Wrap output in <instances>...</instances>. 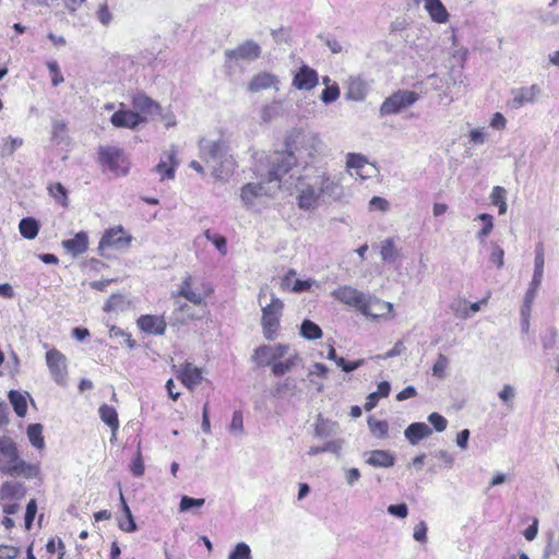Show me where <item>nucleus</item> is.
<instances>
[{
  "mask_svg": "<svg viewBox=\"0 0 559 559\" xmlns=\"http://www.w3.org/2000/svg\"><path fill=\"white\" fill-rule=\"evenodd\" d=\"M297 179V203L304 211L316 209L321 198L336 199L340 197L338 183L322 168L302 171Z\"/></svg>",
  "mask_w": 559,
  "mask_h": 559,
  "instance_id": "f257e3e1",
  "label": "nucleus"
},
{
  "mask_svg": "<svg viewBox=\"0 0 559 559\" xmlns=\"http://www.w3.org/2000/svg\"><path fill=\"white\" fill-rule=\"evenodd\" d=\"M285 146L295 155L297 163L302 167V171L316 169L317 167H312L311 164L317 156L323 154L325 148L323 141L317 133L301 129H295L287 135Z\"/></svg>",
  "mask_w": 559,
  "mask_h": 559,
  "instance_id": "f03ea898",
  "label": "nucleus"
},
{
  "mask_svg": "<svg viewBox=\"0 0 559 559\" xmlns=\"http://www.w3.org/2000/svg\"><path fill=\"white\" fill-rule=\"evenodd\" d=\"M200 158L212 169L217 180H226L234 170V160L229 146L223 139H202L199 142Z\"/></svg>",
  "mask_w": 559,
  "mask_h": 559,
  "instance_id": "7ed1b4c3",
  "label": "nucleus"
},
{
  "mask_svg": "<svg viewBox=\"0 0 559 559\" xmlns=\"http://www.w3.org/2000/svg\"><path fill=\"white\" fill-rule=\"evenodd\" d=\"M269 171L267 180L281 181L283 177L295 166L299 167L295 155L292 154L290 150L274 151L267 156Z\"/></svg>",
  "mask_w": 559,
  "mask_h": 559,
  "instance_id": "20e7f679",
  "label": "nucleus"
},
{
  "mask_svg": "<svg viewBox=\"0 0 559 559\" xmlns=\"http://www.w3.org/2000/svg\"><path fill=\"white\" fill-rule=\"evenodd\" d=\"M283 308V301L274 294L271 295V302L262 307L261 324L263 335L269 341L276 337V331L280 326V318L282 316Z\"/></svg>",
  "mask_w": 559,
  "mask_h": 559,
  "instance_id": "39448f33",
  "label": "nucleus"
},
{
  "mask_svg": "<svg viewBox=\"0 0 559 559\" xmlns=\"http://www.w3.org/2000/svg\"><path fill=\"white\" fill-rule=\"evenodd\" d=\"M418 99V94L414 91L400 90L385 98L380 107V115H394L412 106Z\"/></svg>",
  "mask_w": 559,
  "mask_h": 559,
  "instance_id": "423d86ee",
  "label": "nucleus"
},
{
  "mask_svg": "<svg viewBox=\"0 0 559 559\" xmlns=\"http://www.w3.org/2000/svg\"><path fill=\"white\" fill-rule=\"evenodd\" d=\"M290 350L286 344L261 345L254 349L252 360L259 367L273 366L276 360L285 358Z\"/></svg>",
  "mask_w": 559,
  "mask_h": 559,
  "instance_id": "0eeeda50",
  "label": "nucleus"
},
{
  "mask_svg": "<svg viewBox=\"0 0 559 559\" xmlns=\"http://www.w3.org/2000/svg\"><path fill=\"white\" fill-rule=\"evenodd\" d=\"M131 241L132 237L130 235H126L124 229L121 226H118L104 233L98 243V251L102 255L106 257V250L108 248L127 249Z\"/></svg>",
  "mask_w": 559,
  "mask_h": 559,
  "instance_id": "6e6552de",
  "label": "nucleus"
},
{
  "mask_svg": "<svg viewBox=\"0 0 559 559\" xmlns=\"http://www.w3.org/2000/svg\"><path fill=\"white\" fill-rule=\"evenodd\" d=\"M20 460L15 442L9 437L0 438V473L10 475Z\"/></svg>",
  "mask_w": 559,
  "mask_h": 559,
  "instance_id": "1a4fd4ad",
  "label": "nucleus"
},
{
  "mask_svg": "<svg viewBox=\"0 0 559 559\" xmlns=\"http://www.w3.org/2000/svg\"><path fill=\"white\" fill-rule=\"evenodd\" d=\"M99 158L103 165H106L116 175L128 173V163L120 148L115 146L100 147Z\"/></svg>",
  "mask_w": 559,
  "mask_h": 559,
  "instance_id": "9d476101",
  "label": "nucleus"
},
{
  "mask_svg": "<svg viewBox=\"0 0 559 559\" xmlns=\"http://www.w3.org/2000/svg\"><path fill=\"white\" fill-rule=\"evenodd\" d=\"M46 362L52 379L64 385L68 378L67 357L58 349L52 348L46 353Z\"/></svg>",
  "mask_w": 559,
  "mask_h": 559,
  "instance_id": "9b49d317",
  "label": "nucleus"
},
{
  "mask_svg": "<svg viewBox=\"0 0 559 559\" xmlns=\"http://www.w3.org/2000/svg\"><path fill=\"white\" fill-rule=\"evenodd\" d=\"M393 309L391 302L383 301L374 296L366 295L360 312L366 317L381 318Z\"/></svg>",
  "mask_w": 559,
  "mask_h": 559,
  "instance_id": "f8f14e48",
  "label": "nucleus"
},
{
  "mask_svg": "<svg viewBox=\"0 0 559 559\" xmlns=\"http://www.w3.org/2000/svg\"><path fill=\"white\" fill-rule=\"evenodd\" d=\"M178 165L177 151L173 145L169 151H165L162 154L159 163L154 167V171L160 175L162 180L173 179Z\"/></svg>",
  "mask_w": 559,
  "mask_h": 559,
  "instance_id": "ddd939ff",
  "label": "nucleus"
},
{
  "mask_svg": "<svg viewBox=\"0 0 559 559\" xmlns=\"http://www.w3.org/2000/svg\"><path fill=\"white\" fill-rule=\"evenodd\" d=\"M261 55V47L253 40H246L237 48L226 50L225 56L227 59L248 60L253 61Z\"/></svg>",
  "mask_w": 559,
  "mask_h": 559,
  "instance_id": "4468645a",
  "label": "nucleus"
},
{
  "mask_svg": "<svg viewBox=\"0 0 559 559\" xmlns=\"http://www.w3.org/2000/svg\"><path fill=\"white\" fill-rule=\"evenodd\" d=\"M333 296L341 302L356 307L359 311L365 300L366 294L352 286H341L333 292Z\"/></svg>",
  "mask_w": 559,
  "mask_h": 559,
  "instance_id": "2eb2a0df",
  "label": "nucleus"
},
{
  "mask_svg": "<svg viewBox=\"0 0 559 559\" xmlns=\"http://www.w3.org/2000/svg\"><path fill=\"white\" fill-rule=\"evenodd\" d=\"M540 93L538 85L534 84L530 87H520L512 91V98L508 105L511 108H520L526 104L533 103Z\"/></svg>",
  "mask_w": 559,
  "mask_h": 559,
  "instance_id": "dca6fc26",
  "label": "nucleus"
},
{
  "mask_svg": "<svg viewBox=\"0 0 559 559\" xmlns=\"http://www.w3.org/2000/svg\"><path fill=\"white\" fill-rule=\"evenodd\" d=\"M319 82L318 73L316 70L308 66H302L295 74L293 85L300 91H311Z\"/></svg>",
  "mask_w": 559,
  "mask_h": 559,
  "instance_id": "f3484780",
  "label": "nucleus"
},
{
  "mask_svg": "<svg viewBox=\"0 0 559 559\" xmlns=\"http://www.w3.org/2000/svg\"><path fill=\"white\" fill-rule=\"evenodd\" d=\"M278 83H280V80L275 74L263 71V72H259L255 75H253V78L251 79V81L248 84V90L251 93H258L260 91L272 88V87L275 88L276 91H278L280 90Z\"/></svg>",
  "mask_w": 559,
  "mask_h": 559,
  "instance_id": "a211bd4d",
  "label": "nucleus"
},
{
  "mask_svg": "<svg viewBox=\"0 0 559 559\" xmlns=\"http://www.w3.org/2000/svg\"><path fill=\"white\" fill-rule=\"evenodd\" d=\"M143 120L139 112L123 109L116 111L110 118L115 127L130 129L138 127Z\"/></svg>",
  "mask_w": 559,
  "mask_h": 559,
  "instance_id": "6ab92c4d",
  "label": "nucleus"
},
{
  "mask_svg": "<svg viewBox=\"0 0 559 559\" xmlns=\"http://www.w3.org/2000/svg\"><path fill=\"white\" fill-rule=\"evenodd\" d=\"M61 245L63 249L72 257L83 254L87 251L88 248L87 234L85 231H80L75 234L73 238L63 240Z\"/></svg>",
  "mask_w": 559,
  "mask_h": 559,
  "instance_id": "aec40b11",
  "label": "nucleus"
},
{
  "mask_svg": "<svg viewBox=\"0 0 559 559\" xmlns=\"http://www.w3.org/2000/svg\"><path fill=\"white\" fill-rule=\"evenodd\" d=\"M181 382L190 390L195 388L202 380V371L200 368L190 362H186L178 370L177 376Z\"/></svg>",
  "mask_w": 559,
  "mask_h": 559,
  "instance_id": "412c9836",
  "label": "nucleus"
},
{
  "mask_svg": "<svg viewBox=\"0 0 559 559\" xmlns=\"http://www.w3.org/2000/svg\"><path fill=\"white\" fill-rule=\"evenodd\" d=\"M139 328L145 333L163 335L166 330V322L163 318L156 316H141L138 319Z\"/></svg>",
  "mask_w": 559,
  "mask_h": 559,
  "instance_id": "4be33fe9",
  "label": "nucleus"
},
{
  "mask_svg": "<svg viewBox=\"0 0 559 559\" xmlns=\"http://www.w3.org/2000/svg\"><path fill=\"white\" fill-rule=\"evenodd\" d=\"M132 106L136 111L151 116L160 115L162 111L160 106L143 93L133 96Z\"/></svg>",
  "mask_w": 559,
  "mask_h": 559,
  "instance_id": "5701e85b",
  "label": "nucleus"
},
{
  "mask_svg": "<svg viewBox=\"0 0 559 559\" xmlns=\"http://www.w3.org/2000/svg\"><path fill=\"white\" fill-rule=\"evenodd\" d=\"M366 463L373 467H391L395 463L394 455L385 450H372L366 452Z\"/></svg>",
  "mask_w": 559,
  "mask_h": 559,
  "instance_id": "b1692460",
  "label": "nucleus"
},
{
  "mask_svg": "<svg viewBox=\"0 0 559 559\" xmlns=\"http://www.w3.org/2000/svg\"><path fill=\"white\" fill-rule=\"evenodd\" d=\"M432 433L431 428L425 423H413L404 431L405 438L413 445Z\"/></svg>",
  "mask_w": 559,
  "mask_h": 559,
  "instance_id": "393cba45",
  "label": "nucleus"
},
{
  "mask_svg": "<svg viewBox=\"0 0 559 559\" xmlns=\"http://www.w3.org/2000/svg\"><path fill=\"white\" fill-rule=\"evenodd\" d=\"M368 92L366 82L359 76H352L348 80L346 98L355 102L362 100Z\"/></svg>",
  "mask_w": 559,
  "mask_h": 559,
  "instance_id": "a878e982",
  "label": "nucleus"
},
{
  "mask_svg": "<svg viewBox=\"0 0 559 559\" xmlns=\"http://www.w3.org/2000/svg\"><path fill=\"white\" fill-rule=\"evenodd\" d=\"M425 10L432 21L445 23L449 20V13L440 0H425Z\"/></svg>",
  "mask_w": 559,
  "mask_h": 559,
  "instance_id": "bb28decb",
  "label": "nucleus"
},
{
  "mask_svg": "<svg viewBox=\"0 0 559 559\" xmlns=\"http://www.w3.org/2000/svg\"><path fill=\"white\" fill-rule=\"evenodd\" d=\"M298 359V354L290 349L285 358L276 360L271 367L273 374L280 377L289 372L296 366Z\"/></svg>",
  "mask_w": 559,
  "mask_h": 559,
  "instance_id": "cd10ccee",
  "label": "nucleus"
},
{
  "mask_svg": "<svg viewBox=\"0 0 559 559\" xmlns=\"http://www.w3.org/2000/svg\"><path fill=\"white\" fill-rule=\"evenodd\" d=\"M191 285L192 276L187 275L182 281L177 295L186 298L193 305H201L204 300V297L200 293L192 290Z\"/></svg>",
  "mask_w": 559,
  "mask_h": 559,
  "instance_id": "c85d7f7f",
  "label": "nucleus"
},
{
  "mask_svg": "<svg viewBox=\"0 0 559 559\" xmlns=\"http://www.w3.org/2000/svg\"><path fill=\"white\" fill-rule=\"evenodd\" d=\"M262 183H247L241 188L240 198L246 205H252L254 200L264 193Z\"/></svg>",
  "mask_w": 559,
  "mask_h": 559,
  "instance_id": "c756f323",
  "label": "nucleus"
},
{
  "mask_svg": "<svg viewBox=\"0 0 559 559\" xmlns=\"http://www.w3.org/2000/svg\"><path fill=\"white\" fill-rule=\"evenodd\" d=\"M98 413L100 419L110 427L112 433L115 435L119 428V420L116 408L110 405L103 404L100 405Z\"/></svg>",
  "mask_w": 559,
  "mask_h": 559,
  "instance_id": "7c9ffc66",
  "label": "nucleus"
},
{
  "mask_svg": "<svg viewBox=\"0 0 559 559\" xmlns=\"http://www.w3.org/2000/svg\"><path fill=\"white\" fill-rule=\"evenodd\" d=\"M39 475V466L36 464H31L25 462L24 460H20L16 468L12 471V473L9 476L17 477L22 476L27 479L35 478Z\"/></svg>",
  "mask_w": 559,
  "mask_h": 559,
  "instance_id": "2f4dec72",
  "label": "nucleus"
},
{
  "mask_svg": "<svg viewBox=\"0 0 559 559\" xmlns=\"http://www.w3.org/2000/svg\"><path fill=\"white\" fill-rule=\"evenodd\" d=\"M380 255L382 261L393 263L400 258V250L395 247L392 238H386L381 242Z\"/></svg>",
  "mask_w": 559,
  "mask_h": 559,
  "instance_id": "473e14b6",
  "label": "nucleus"
},
{
  "mask_svg": "<svg viewBox=\"0 0 559 559\" xmlns=\"http://www.w3.org/2000/svg\"><path fill=\"white\" fill-rule=\"evenodd\" d=\"M120 501H121V506H122V512L124 514V519H119L120 530L128 532V533L136 531V524L132 516L131 510H130L129 506L127 504L121 491H120Z\"/></svg>",
  "mask_w": 559,
  "mask_h": 559,
  "instance_id": "72a5a7b5",
  "label": "nucleus"
},
{
  "mask_svg": "<svg viewBox=\"0 0 559 559\" xmlns=\"http://www.w3.org/2000/svg\"><path fill=\"white\" fill-rule=\"evenodd\" d=\"M19 229L26 239H34L39 230L38 222L33 217H24L20 221Z\"/></svg>",
  "mask_w": 559,
  "mask_h": 559,
  "instance_id": "f704fd0d",
  "label": "nucleus"
},
{
  "mask_svg": "<svg viewBox=\"0 0 559 559\" xmlns=\"http://www.w3.org/2000/svg\"><path fill=\"white\" fill-rule=\"evenodd\" d=\"M545 249L543 242H538L535 248V270H534V277L533 283L538 285L540 283V280L543 277L544 273V264H545Z\"/></svg>",
  "mask_w": 559,
  "mask_h": 559,
  "instance_id": "c9c22d12",
  "label": "nucleus"
},
{
  "mask_svg": "<svg viewBox=\"0 0 559 559\" xmlns=\"http://www.w3.org/2000/svg\"><path fill=\"white\" fill-rule=\"evenodd\" d=\"M129 307V301L121 294H112L104 306L106 312L124 311Z\"/></svg>",
  "mask_w": 559,
  "mask_h": 559,
  "instance_id": "e433bc0d",
  "label": "nucleus"
},
{
  "mask_svg": "<svg viewBox=\"0 0 559 559\" xmlns=\"http://www.w3.org/2000/svg\"><path fill=\"white\" fill-rule=\"evenodd\" d=\"M300 335L306 340H318L322 336L321 328L311 320H304L300 325Z\"/></svg>",
  "mask_w": 559,
  "mask_h": 559,
  "instance_id": "4c0bfd02",
  "label": "nucleus"
},
{
  "mask_svg": "<svg viewBox=\"0 0 559 559\" xmlns=\"http://www.w3.org/2000/svg\"><path fill=\"white\" fill-rule=\"evenodd\" d=\"M9 400L13 406L14 412L19 417L25 416L27 412V403L25 396L19 391H10Z\"/></svg>",
  "mask_w": 559,
  "mask_h": 559,
  "instance_id": "58836bf2",
  "label": "nucleus"
},
{
  "mask_svg": "<svg viewBox=\"0 0 559 559\" xmlns=\"http://www.w3.org/2000/svg\"><path fill=\"white\" fill-rule=\"evenodd\" d=\"M23 493V487L17 483L5 481L0 488L1 499H19Z\"/></svg>",
  "mask_w": 559,
  "mask_h": 559,
  "instance_id": "ea45409f",
  "label": "nucleus"
},
{
  "mask_svg": "<svg viewBox=\"0 0 559 559\" xmlns=\"http://www.w3.org/2000/svg\"><path fill=\"white\" fill-rule=\"evenodd\" d=\"M27 437L34 448L41 450L45 447L43 426L40 424L29 425L27 427Z\"/></svg>",
  "mask_w": 559,
  "mask_h": 559,
  "instance_id": "a19ab883",
  "label": "nucleus"
},
{
  "mask_svg": "<svg viewBox=\"0 0 559 559\" xmlns=\"http://www.w3.org/2000/svg\"><path fill=\"white\" fill-rule=\"evenodd\" d=\"M51 140L56 144L68 143L67 124L64 121H62V120L53 121Z\"/></svg>",
  "mask_w": 559,
  "mask_h": 559,
  "instance_id": "79ce46f5",
  "label": "nucleus"
},
{
  "mask_svg": "<svg viewBox=\"0 0 559 559\" xmlns=\"http://www.w3.org/2000/svg\"><path fill=\"white\" fill-rule=\"evenodd\" d=\"M507 192L502 187H495L491 191V204L499 206V214H504L507 211Z\"/></svg>",
  "mask_w": 559,
  "mask_h": 559,
  "instance_id": "37998d69",
  "label": "nucleus"
},
{
  "mask_svg": "<svg viewBox=\"0 0 559 559\" xmlns=\"http://www.w3.org/2000/svg\"><path fill=\"white\" fill-rule=\"evenodd\" d=\"M228 559H252L249 545L243 542L238 543L229 552Z\"/></svg>",
  "mask_w": 559,
  "mask_h": 559,
  "instance_id": "c03bdc74",
  "label": "nucleus"
},
{
  "mask_svg": "<svg viewBox=\"0 0 559 559\" xmlns=\"http://www.w3.org/2000/svg\"><path fill=\"white\" fill-rule=\"evenodd\" d=\"M48 190L50 195L62 206L68 205L67 190L60 182L49 186Z\"/></svg>",
  "mask_w": 559,
  "mask_h": 559,
  "instance_id": "a18cd8bd",
  "label": "nucleus"
},
{
  "mask_svg": "<svg viewBox=\"0 0 559 559\" xmlns=\"http://www.w3.org/2000/svg\"><path fill=\"white\" fill-rule=\"evenodd\" d=\"M368 427L370 431L378 438H384L388 435V423L384 420H377L370 417L368 419Z\"/></svg>",
  "mask_w": 559,
  "mask_h": 559,
  "instance_id": "49530a36",
  "label": "nucleus"
},
{
  "mask_svg": "<svg viewBox=\"0 0 559 559\" xmlns=\"http://www.w3.org/2000/svg\"><path fill=\"white\" fill-rule=\"evenodd\" d=\"M23 143L24 141L22 138L9 136L4 140V143L1 146V154L7 156L12 155L19 147L23 145Z\"/></svg>",
  "mask_w": 559,
  "mask_h": 559,
  "instance_id": "de8ad7c7",
  "label": "nucleus"
},
{
  "mask_svg": "<svg viewBox=\"0 0 559 559\" xmlns=\"http://www.w3.org/2000/svg\"><path fill=\"white\" fill-rule=\"evenodd\" d=\"M205 503V499L203 498H191L188 496H183L179 503V511L187 512L192 508H201Z\"/></svg>",
  "mask_w": 559,
  "mask_h": 559,
  "instance_id": "09e8293b",
  "label": "nucleus"
},
{
  "mask_svg": "<svg viewBox=\"0 0 559 559\" xmlns=\"http://www.w3.org/2000/svg\"><path fill=\"white\" fill-rule=\"evenodd\" d=\"M368 164L367 158L357 153H348L346 156V165L348 168L362 169Z\"/></svg>",
  "mask_w": 559,
  "mask_h": 559,
  "instance_id": "8fccbe9b",
  "label": "nucleus"
},
{
  "mask_svg": "<svg viewBox=\"0 0 559 559\" xmlns=\"http://www.w3.org/2000/svg\"><path fill=\"white\" fill-rule=\"evenodd\" d=\"M340 96V87L336 83H333L331 86H326L321 93V100L324 104H331L335 102Z\"/></svg>",
  "mask_w": 559,
  "mask_h": 559,
  "instance_id": "3c124183",
  "label": "nucleus"
},
{
  "mask_svg": "<svg viewBox=\"0 0 559 559\" xmlns=\"http://www.w3.org/2000/svg\"><path fill=\"white\" fill-rule=\"evenodd\" d=\"M205 238L211 241L222 254H226V238L224 236L212 234L210 229L204 233Z\"/></svg>",
  "mask_w": 559,
  "mask_h": 559,
  "instance_id": "603ef678",
  "label": "nucleus"
},
{
  "mask_svg": "<svg viewBox=\"0 0 559 559\" xmlns=\"http://www.w3.org/2000/svg\"><path fill=\"white\" fill-rule=\"evenodd\" d=\"M451 309L457 318L465 319L469 317L468 301L464 299L454 300L451 304Z\"/></svg>",
  "mask_w": 559,
  "mask_h": 559,
  "instance_id": "864d4df0",
  "label": "nucleus"
},
{
  "mask_svg": "<svg viewBox=\"0 0 559 559\" xmlns=\"http://www.w3.org/2000/svg\"><path fill=\"white\" fill-rule=\"evenodd\" d=\"M449 366V359L447 356L439 354L437 361L432 367V374L439 379H442L445 373V369Z\"/></svg>",
  "mask_w": 559,
  "mask_h": 559,
  "instance_id": "5fc2aeb1",
  "label": "nucleus"
},
{
  "mask_svg": "<svg viewBox=\"0 0 559 559\" xmlns=\"http://www.w3.org/2000/svg\"><path fill=\"white\" fill-rule=\"evenodd\" d=\"M229 431L231 433L241 435L243 431V418L240 411H235L233 414L231 423L229 425Z\"/></svg>",
  "mask_w": 559,
  "mask_h": 559,
  "instance_id": "6e6d98bb",
  "label": "nucleus"
},
{
  "mask_svg": "<svg viewBox=\"0 0 559 559\" xmlns=\"http://www.w3.org/2000/svg\"><path fill=\"white\" fill-rule=\"evenodd\" d=\"M428 421L433 426V428L438 432L444 431L448 425L447 419L439 413H431L428 416Z\"/></svg>",
  "mask_w": 559,
  "mask_h": 559,
  "instance_id": "4d7b16f0",
  "label": "nucleus"
},
{
  "mask_svg": "<svg viewBox=\"0 0 559 559\" xmlns=\"http://www.w3.org/2000/svg\"><path fill=\"white\" fill-rule=\"evenodd\" d=\"M296 389V382L292 378H286L283 382L278 383L274 390V395L284 393H292Z\"/></svg>",
  "mask_w": 559,
  "mask_h": 559,
  "instance_id": "13d9d810",
  "label": "nucleus"
},
{
  "mask_svg": "<svg viewBox=\"0 0 559 559\" xmlns=\"http://www.w3.org/2000/svg\"><path fill=\"white\" fill-rule=\"evenodd\" d=\"M405 350H406V348H405L403 342L402 341H397L394 344L392 349H390L389 352H386L384 354L377 355L376 359H382V360L389 359V358H392V357L401 355Z\"/></svg>",
  "mask_w": 559,
  "mask_h": 559,
  "instance_id": "bf43d9fd",
  "label": "nucleus"
},
{
  "mask_svg": "<svg viewBox=\"0 0 559 559\" xmlns=\"http://www.w3.org/2000/svg\"><path fill=\"white\" fill-rule=\"evenodd\" d=\"M427 524L424 521H420L418 524L414 527L413 537L418 543H426L427 542Z\"/></svg>",
  "mask_w": 559,
  "mask_h": 559,
  "instance_id": "052dcab7",
  "label": "nucleus"
},
{
  "mask_svg": "<svg viewBox=\"0 0 559 559\" xmlns=\"http://www.w3.org/2000/svg\"><path fill=\"white\" fill-rule=\"evenodd\" d=\"M36 511H37V504H36V501L34 499L29 500V502L27 503L26 506V512H25V527L27 530L31 528L32 526V523L34 521V518L36 515Z\"/></svg>",
  "mask_w": 559,
  "mask_h": 559,
  "instance_id": "680f3d73",
  "label": "nucleus"
},
{
  "mask_svg": "<svg viewBox=\"0 0 559 559\" xmlns=\"http://www.w3.org/2000/svg\"><path fill=\"white\" fill-rule=\"evenodd\" d=\"M20 549L9 545H0V559H16Z\"/></svg>",
  "mask_w": 559,
  "mask_h": 559,
  "instance_id": "e2e57ef3",
  "label": "nucleus"
},
{
  "mask_svg": "<svg viewBox=\"0 0 559 559\" xmlns=\"http://www.w3.org/2000/svg\"><path fill=\"white\" fill-rule=\"evenodd\" d=\"M486 133L484 128H476L469 131V143L473 145H479L485 143Z\"/></svg>",
  "mask_w": 559,
  "mask_h": 559,
  "instance_id": "0e129e2a",
  "label": "nucleus"
},
{
  "mask_svg": "<svg viewBox=\"0 0 559 559\" xmlns=\"http://www.w3.org/2000/svg\"><path fill=\"white\" fill-rule=\"evenodd\" d=\"M97 19L103 25H108L111 22L112 15L106 3L99 5L97 10Z\"/></svg>",
  "mask_w": 559,
  "mask_h": 559,
  "instance_id": "69168bd1",
  "label": "nucleus"
},
{
  "mask_svg": "<svg viewBox=\"0 0 559 559\" xmlns=\"http://www.w3.org/2000/svg\"><path fill=\"white\" fill-rule=\"evenodd\" d=\"M369 207H370V210H379L381 212H386V211H389L390 204H389L388 200H385L381 197H373L369 201Z\"/></svg>",
  "mask_w": 559,
  "mask_h": 559,
  "instance_id": "338daca9",
  "label": "nucleus"
},
{
  "mask_svg": "<svg viewBox=\"0 0 559 559\" xmlns=\"http://www.w3.org/2000/svg\"><path fill=\"white\" fill-rule=\"evenodd\" d=\"M388 512L392 515H395L400 519H404L408 514V508L406 503L391 504L388 508Z\"/></svg>",
  "mask_w": 559,
  "mask_h": 559,
  "instance_id": "774afa93",
  "label": "nucleus"
}]
</instances>
